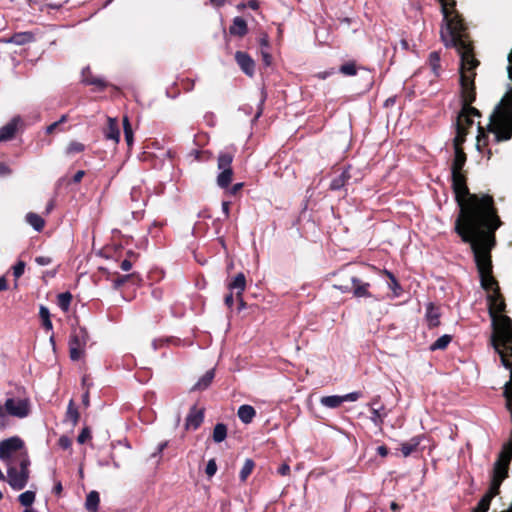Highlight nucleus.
I'll list each match as a JSON object with an SVG mask.
<instances>
[{
  "instance_id": "obj_8",
  "label": "nucleus",
  "mask_w": 512,
  "mask_h": 512,
  "mask_svg": "<svg viewBox=\"0 0 512 512\" xmlns=\"http://www.w3.org/2000/svg\"><path fill=\"white\" fill-rule=\"evenodd\" d=\"M499 355L502 365L510 370V380L505 384L503 395L506 398L507 408L512 417V342H503L501 346L494 348Z\"/></svg>"
},
{
  "instance_id": "obj_62",
  "label": "nucleus",
  "mask_w": 512,
  "mask_h": 512,
  "mask_svg": "<svg viewBox=\"0 0 512 512\" xmlns=\"http://www.w3.org/2000/svg\"><path fill=\"white\" fill-rule=\"evenodd\" d=\"M133 266V261L131 259H127L125 258L121 263H120V268L123 270V271H129Z\"/></svg>"
},
{
  "instance_id": "obj_33",
  "label": "nucleus",
  "mask_w": 512,
  "mask_h": 512,
  "mask_svg": "<svg viewBox=\"0 0 512 512\" xmlns=\"http://www.w3.org/2000/svg\"><path fill=\"white\" fill-rule=\"evenodd\" d=\"M467 134V127L463 126L461 123L456 125V136L453 140L454 149H456V147L463 148L462 145L466 141Z\"/></svg>"
},
{
  "instance_id": "obj_38",
  "label": "nucleus",
  "mask_w": 512,
  "mask_h": 512,
  "mask_svg": "<svg viewBox=\"0 0 512 512\" xmlns=\"http://www.w3.org/2000/svg\"><path fill=\"white\" fill-rule=\"evenodd\" d=\"M212 437L216 443L224 441L227 437V426L224 423H217L214 426Z\"/></svg>"
},
{
  "instance_id": "obj_28",
  "label": "nucleus",
  "mask_w": 512,
  "mask_h": 512,
  "mask_svg": "<svg viewBox=\"0 0 512 512\" xmlns=\"http://www.w3.org/2000/svg\"><path fill=\"white\" fill-rule=\"evenodd\" d=\"M467 161V155L463 148L454 149V158L451 164V170H464Z\"/></svg>"
},
{
  "instance_id": "obj_31",
  "label": "nucleus",
  "mask_w": 512,
  "mask_h": 512,
  "mask_svg": "<svg viewBox=\"0 0 512 512\" xmlns=\"http://www.w3.org/2000/svg\"><path fill=\"white\" fill-rule=\"evenodd\" d=\"M100 504V495L97 491H90L86 496L85 509L88 512H97Z\"/></svg>"
},
{
  "instance_id": "obj_43",
  "label": "nucleus",
  "mask_w": 512,
  "mask_h": 512,
  "mask_svg": "<svg viewBox=\"0 0 512 512\" xmlns=\"http://www.w3.org/2000/svg\"><path fill=\"white\" fill-rule=\"evenodd\" d=\"M451 341H452L451 335H448V334L442 335L433 344H431L430 350L431 351L445 350Z\"/></svg>"
},
{
  "instance_id": "obj_60",
  "label": "nucleus",
  "mask_w": 512,
  "mask_h": 512,
  "mask_svg": "<svg viewBox=\"0 0 512 512\" xmlns=\"http://www.w3.org/2000/svg\"><path fill=\"white\" fill-rule=\"evenodd\" d=\"M277 473L281 476H287L290 474V466L287 463L281 464L278 469Z\"/></svg>"
},
{
  "instance_id": "obj_44",
  "label": "nucleus",
  "mask_w": 512,
  "mask_h": 512,
  "mask_svg": "<svg viewBox=\"0 0 512 512\" xmlns=\"http://www.w3.org/2000/svg\"><path fill=\"white\" fill-rule=\"evenodd\" d=\"M85 149L86 146L83 143L78 141H71L65 149V154L68 156H72L84 152Z\"/></svg>"
},
{
  "instance_id": "obj_48",
  "label": "nucleus",
  "mask_w": 512,
  "mask_h": 512,
  "mask_svg": "<svg viewBox=\"0 0 512 512\" xmlns=\"http://www.w3.org/2000/svg\"><path fill=\"white\" fill-rule=\"evenodd\" d=\"M478 132L476 147L478 150H481L482 146L488 145V135L485 133L484 128L480 125V123H478Z\"/></svg>"
},
{
  "instance_id": "obj_40",
  "label": "nucleus",
  "mask_w": 512,
  "mask_h": 512,
  "mask_svg": "<svg viewBox=\"0 0 512 512\" xmlns=\"http://www.w3.org/2000/svg\"><path fill=\"white\" fill-rule=\"evenodd\" d=\"M255 468V462L248 458L245 460L243 467L240 470L239 478L241 482H246Z\"/></svg>"
},
{
  "instance_id": "obj_12",
  "label": "nucleus",
  "mask_w": 512,
  "mask_h": 512,
  "mask_svg": "<svg viewBox=\"0 0 512 512\" xmlns=\"http://www.w3.org/2000/svg\"><path fill=\"white\" fill-rule=\"evenodd\" d=\"M509 468V465L503 464L499 461L494 462L490 477L489 488L486 491V493L490 494L493 497H496L500 494V487L503 481L506 478H508Z\"/></svg>"
},
{
  "instance_id": "obj_19",
  "label": "nucleus",
  "mask_w": 512,
  "mask_h": 512,
  "mask_svg": "<svg viewBox=\"0 0 512 512\" xmlns=\"http://www.w3.org/2000/svg\"><path fill=\"white\" fill-rule=\"evenodd\" d=\"M19 122L20 118L14 117L10 122L0 128V142L8 141L14 138Z\"/></svg>"
},
{
  "instance_id": "obj_61",
  "label": "nucleus",
  "mask_w": 512,
  "mask_h": 512,
  "mask_svg": "<svg viewBox=\"0 0 512 512\" xmlns=\"http://www.w3.org/2000/svg\"><path fill=\"white\" fill-rule=\"evenodd\" d=\"M259 44L261 46V49H268L269 48V37L266 33L261 34L259 38Z\"/></svg>"
},
{
  "instance_id": "obj_42",
  "label": "nucleus",
  "mask_w": 512,
  "mask_h": 512,
  "mask_svg": "<svg viewBox=\"0 0 512 512\" xmlns=\"http://www.w3.org/2000/svg\"><path fill=\"white\" fill-rule=\"evenodd\" d=\"M80 418V414L78 412L77 407L75 406L74 401L71 399L69 401L67 411H66V420H70L72 425L75 426Z\"/></svg>"
},
{
  "instance_id": "obj_7",
  "label": "nucleus",
  "mask_w": 512,
  "mask_h": 512,
  "mask_svg": "<svg viewBox=\"0 0 512 512\" xmlns=\"http://www.w3.org/2000/svg\"><path fill=\"white\" fill-rule=\"evenodd\" d=\"M19 466L10 465L7 469V476L4 481H7L10 487L14 490H22L26 487L29 480V466L30 460L26 451L20 452L18 455Z\"/></svg>"
},
{
  "instance_id": "obj_5",
  "label": "nucleus",
  "mask_w": 512,
  "mask_h": 512,
  "mask_svg": "<svg viewBox=\"0 0 512 512\" xmlns=\"http://www.w3.org/2000/svg\"><path fill=\"white\" fill-rule=\"evenodd\" d=\"M441 4L443 22L445 27L441 28L440 37L446 48L456 45L457 42L472 39L467 23L463 16L456 9L455 0H438Z\"/></svg>"
},
{
  "instance_id": "obj_24",
  "label": "nucleus",
  "mask_w": 512,
  "mask_h": 512,
  "mask_svg": "<svg viewBox=\"0 0 512 512\" xmlns=\"http://www.w3.org/2000/svg\"><path fill=\"white\" fill-rule=\"evenodd\" d=\"M351 179L349 168L344 169L338 176L334 177L330 182L329 189L337 191L342 189Z\"/></svg>"
},
{
  "instance_id": "obj_21",
  "label": "nucleus",
  "mask_w": 512,
  "mask_h": 512,
  "mask_svg": "<svg viewBox=\"0 0 512 512\" xmlns=\"http://www.w3.org/2000/svg\"><path fill=\"white\" fill-rule=\"evenodd\" d=\"M229 33L239 38L244 37L248 33L247 22L242 17H235L229 27Z\"/></svg>"
},
{
  "instance_id": "obj_27",
  "label": "nucleus",
  "mask_w": 512,
  "mask_h": 512,
  "mask_svg": "<svg viewBox=\"0 0 512 512\" xmlns=\"http://www.w3.org/2000/svg\"><path fill=\"white\" fill-rule=\"evenodd\" d=\"M35 37L32 32H18L13 34L9 39L3 40L4 42L14 43L16 45H24L34 41Z\"/></svg>"
},
{
  "instance_id": "obj_6",
  "label": "nucleus",
  "mask_w": 512,
  "mask_h": 512,
  "mask_svg": "<svg viewBox=\"0 0 512 512\" xmlns=\"http://www.w3.org/2000/svg\"><path fill=\"white\" fill-rule=\"evenodd\" d=\"M507 73L512 81V48L507 57ZM488 131L494 133L496 142L508 141L512 137V89L502 98L491 115Z\"/></svg>"
},
{
  "instance_id": "obj_35",
  "label": "nucleus",
  "mask_w": 512,
  "mask_h": 512,
  "mask_svg": "<svg viewBox=\"0 0 512 512\" xmlns=\"http://www.w3.org/2000/svg\"><path fill=\"white\" fill-rule=\"evenodd\" d=\"M320 403L327 408L335 409L343 404V399L342 396L338 395L323 396L320 399Z\"/></svg>"
},
{
  "instance_id": "obj_47",
  "label": "nucleus",
  "mask_w": 512,
  "mask_h": 512,
  "mask_svg": "<svg viewBox=\"0 0 512 512\" xmlns=\"http://www.w3.org/2000/svg\"><path fill=\"white\" fill-rule=\"evenodd\" d=\"M18 500L21 505L29 507L35 501V493L33 491H25L19 495Z\"/></svg>"
},
{
  "instance_id": "obj_49",
  "label": "nucleus",
  "mask_w": 512,
  "mask_h": 512,
  "mask_svg": "<svg viewBox=\"0 0 512 512\" xmlns=\"http://www.w3.org/2000/svg\"><path fill=\"white\" fill-rule=\"evenodd\" d=\"M467 116L480 117L481 113L477 108L473 107L471 104H467V106L464 104V105H462V108H461V117H467Z\"/></svg>"
},
{
  "instance_id": "obj_52",
  "label": "nucleus",
  "mask_w": 512,
  "mask_h": 512,
  "mask_svg": "<svg viewBox=\"0 0 512 512\" xmlns=\"http://www.w3.org/2000/svg\"><path fill=\"white\" fill-rule=\"evenodd\" d=\"M459 123H461L463 126L467 127V131L469 132V129L473 126L474 121L471 116L461 117V111H460L458 114V117H457L456 125H458Z\"/></svg>"
},
{
  "instance_id": "obj_16",
  "label": "nucleus",
  "mask_w": 512,
  "mask_h": 512,
  "mask_svg": "<svg viewBox=\"0 0 512 512\" xmlns=\"http://www.w3.org/2000/svg\"><path fill=\"white\" fill-rule=\"evenodd\" d=\"M82 82L85 85H93L99 91H103L108 87V83L92 74L90 67H86L82 70Z\"/></svg>"
},
{
  "instance_id": "obj_50",
  "label": "nucleus",
  "mask_w": 512,
  "mask_h": 512,
  "mask_svg": "<svg viewBox=\"0 0 512 512\" xmlns=\"http://www.w3.org/2000/svg\"><path fill=\"white\" fill-rule=\"evenodd\" d=\"M84 354V348L69 344V356L73 361H78Z\"/></svg>"
},
{
  "instance_id": "obj_18",
  "label": "nucleus",
  "mask_w": 512,
  "mask_h": 512,
  "mask_svg": "<svg viewBox=\"0 0 512 512\" xmlns=\"http://www.w3.org/2000/svg\"><path fill=\"white\" fill-rule=\"evenodd\" d=\"M88 339L89 335L86 328L79 327L72 331L70 335L69 344L74 345L76 347L85 348Z\"/></svg>"
},
{
  "instance_id": "obj_10",
  "label": "nucleus",
  "mask_w": 512,
  "mask_h": 512,
  "mask_svg": "<svg viewBox=\"0 0 512 512\" xmlns=\"http://www.w3.org/2000/svg\"><path fill=\"white\" fill-rule=\"evenodd\" d=\"M334 287L342 293H352L356 298H374L379 301L380 298L374 297L369 291L370 283L364 282L356 276H350L346 284H334Z\"/></svg>"
},
{
  "instance_id": "obj_53",
  "label": "nucleus",
  "mask_w": 512,
  "mask_h": 512,
  "mask_svg": "<svg viewBox=\"0 0 512 512\" xmlns=\"http://www.w3.org/2000/svg\"><path fill=\"white\" fill-rule=\"evenodd\" d=\"M24 270H25V262L23 261H18L14 266H13V275L16 279L20 278L23 273H24Z\"/></svg>"
},
{
  "instance_id": "obj_37",
  "label": "nucleus",
  "mask_w": 512,
  "mask_h": 512,
  "mask_svg": "<svg viewBox=\"0 0 512 512\" xmlns=\"http://www.w3.org/2000/svg\"><path fill=\"white\" fill-rule=\"evenodd\" d=\"M73 296L70 292H63L57 296V305L63 312H67L70 308Z\"/></svg>"
},
{
  "instance_id": "obj_55",
  "label": "nucleus",
  "mask_w": 512,
  "mask_h": 512,
  "mask_svg": "<svg viewBox=\"0 0 512 512\" xmlns=\"http://www.w3.org/2000/svg\"><path fill=\"white\" fill-rule=\"evenodd\" d=\"M361 396H362V393L359 391H354V392L348 393V394L342 396L343 403L348 402V401L349 402L357 401Z\"/></svg>"
},
{
  "instance_id": "obj_20",
  "label": "nucleus",
  "mask_w": 512,
  "mask_h": 512,
  "mask_svg": "<svg viewBox=\"0 0 512 512\" xmlns=\"http://www.w3.org/2000/svg\"><path fill=\"white\" fill-rule=\"evenodd\" d=\"M104 136L107 140H113L118 143L120 140V130L118 122L115 118L108 117L107 125L103 130Z\"/></svg>"
},
{
  "instance_id": "obj_11",
  "label": "nucleus",
  "mask_w": 512,
  "mask_h": 512,
  "mask_svg": "<svg viewBox=\"0 0 512 512\" xmlns=\"http://www.w3.org/2000/svg\"><path fill=\"white\" fill-rule=\"evenodd\" d=\"M234 154L221 152L217 158V167L221 172L217 176V185L220 188H228L233 179L232 162Z\"/></svg>"
},
{
  "instance_id": "obj_23",
  "label": "nucleus",
  "mask_w": 512,
  "mask_h": 512,
  "mask_svg": "<svg viewBox=\"0 0 512 512\" xmlns=\"http://www.w3.org/2000/svg\"><path fill=\"white\" fill-rule=\"evenodd\" d=\"M142 282V278L137 273H131L127 275H119L113 280V287L115 289H119L126 283H131L133 285H139Z\"/></svg>"
},
{
  "instance_id": "obj_63",
  "label": "nucleus",
  "mask_w": 512,
  "mask_h": 512,
  "mask_svg": "<svg viewBox=\"0 0 512 512\" xmlns=\"http://www.w3.org/2000/svg\"><path fill=\"white\" fill-rule=\"evenodd\" d=\"M84 176H85V171L79 170L74 174L71 182L74 184L80 183Z\"/></svg>"
},
{
  "instance_id": "obj_39",
  "label": "nucleus",
  "mask_w": 512,
  "mask_h": 512,
  "mask_svg": "<svg viewBox=\"0 0 512 512\" xmlns=\"http://www.w3.org/2000/svg\"><path fill=\"white\" fill-rule=\"evenodd\" d=\"M39 316H40V318L42 320L43 328L46 331H51L53 329V324H52V321L50 319L49 309L46 306H44V305L40 306V308H39Z\"/></svg>"
},
{
  "instance_id": "obj_59",
  "label": "nucleus",
  "mask_w": 512,
  "mask_h": 512,
  "mask_svg": "<svg viewBox=\"0 0 512 512\" xmlns=\"http://www.w3.org/2000/svg\"><path fill=\"white\" fill-rule=\"evenodd\" d=\"M262 61L266 66H269L272 62V56L267 49H261Z\"/></svg>"
},
{
  "instance_id": "obj_9",
  "label": "nucleus",
  "mask_w": 512,
  "mask_h": 512,
  "mask_svg": "<svg viewBox=\"0 0 512 512\" xmlns=\"http://www.w3.org/2000/svg\"><path fill=\"white\" fill-rule=\"evenodd\" d=\"M15 416L18 418L26 417L29 414V404L27 400H14L8 398L4 406L0 405V429L6 427V415Z\"/></svg>"
},
{
  "instance_id": "obj_58",
  "label": "nucleus",
  "mask_w": 512,
  "mask_h": 512,
  "mask_svg": "<svg viewBox=\"0 0 512 512\" xmlns=\"http://www.w3.org/2000/svg\"><path fill=\"white\" fill-rule=\"evenodd\" d=\"M35 262L40 266H46L52 263V258L49 256H37Z\"/></svg>"
},
{
  "instance_id": "obj_1",
  "label": "nucleus",
  "mask_w": 512,
  "mask_h": 512,
  "mask_svg": "<svg viewBox=\"0 0 512 512\" xmlns=\"http://www.w3.org/2000/svg\"><path fill=\"white\" fill-rule=\"evenodd\" d=\"M467 179V171L451 170V188L460 208L454 230L462 241L471 240L473 232L502 224L493 197L470 193Z\"/></svg>"
},
{
  "instance_id": "obj_32",
  "label": "nucleus",
  "mask_w": 512,
  "mask_h": 512,
  "mask_svg": "<svg viewBox=\"0 0 512 512\" xmlns=\"http://www.w3.org/2000/svg\"><path fill=\"white\" fill-rule=\"evenodd\" d=\"M26 221L38 232L42 231L45 226V220L34 212L27 213Z\"/></svg>"
},
{
  "instance_id": "obj_26",
  "label": "nucleus",
  "mask_w": 512,
  "mask_h": 512,
  "mask_svg": "<svg viewBox=\"0 0 512 512\" xmlns=\"http://www.w3.org/2000/svg\"><path fill=\"white\" fill-rule=\"evenodd\" d=\"M421 443V437L415 436L407 442H403L400 445V451L404 457H408L414 452L418 451V447Z\"/></svg>"
},
{
  "instance_id": "obj_57",
  "label": "nucleus",
  "mask_w": 512,
  "mask_h": 512,
  "mask_svg": "<svg viewBox=\"0 0 512 512\" xmlns=\"http://www.w3.org/2000/svg\"><path fill=\"white\" fill-rule=\"evenodd\" d=\"M168 446V441H164V442H161L158 444L157 448H156V451L154 453L151 454V457L152 458H161L162 457V453L163 451L167 448Z\"/></svg>"
},
{
  "instance_id": "obj_29",
  "label": "nucleus",
  "mask_w": 512,
  "mask_h": 512,
  "mask_svg": "<svg viewBox=\"0 0 512 512\" xmlns=\"http://www.w3.org/2000/svg\"><path fill=\"white\" fill-rule=\"evenodd\" d=\"M237 415L244 424H249L256 416V410L251 405H241L238 409Z\"/></svg>"
},
{
  "instance_id": "obj_51",
  "label": "nucleus",
  "mask_w": 512,
  "mask_h": 512,
  "mask_svg": "<svg viewBox=\"0 0 512 512\" xmlns=\"http://www.w3.org/2000/svg\"><path fill=\"white\" fill-rule=\"evenodd\" d=\"M216 472H217L216 460L210 459L206 465L205 473L209 478H211L216 474Z\"/></svg>"
},
{
  "instance_id": "obj_4",
  "label": "nucleus",
  "mask_w": 512,
  "mask_h": 512,
  "mask_svg": "<svg viewBox=\"0 0 512 512\" xmlns=\"http://www.w3.org/2000/svg\"><path fill=\"white\" fill-rule=\"evenodd\" d=\"M487 302L492 327L491 346L497 348L503 342H512V318L505 314L506 303L501 291L489 293Z\"/></svg>"
},
{
  "instance_id": "obj_3",
  "label": "nucleus",
  "mask_w": 512,
  "mask_h": 512,
  "mask_svg": "<svg viewBox=\"0 0 512 512\" xmlns=\"http://www.w3.org/2000/svg\"><path fill=\"white\" fill-rule=\"evenodd\" d=\"M449 48H455L460 57L461 103L467 106L476 100L475 70L480 62L475 56L472 39L457 42L456 45H450Z\"/></svg>"
},
{
  "instance_id": "obj_54",
  "label": "nucleus",
  "mask_w": 512,
  "mask_h": 512,
  "mask_svg": "<svg viewBox=\"0 0 512 512\" xmlns=\"http://www.w3.org/2000/svg\"><path fill=\"white\" fill-rule=\"evenodd\" d=\"M91 438V431L89 427H84L77 437V441L80 444H84L88 439Z\"/></svg>"
},
{
  "instance_id": "obj_34",
  "label": "nucleus",
  "mask_w": 512,
  "mask_h": 512,
  "mask_svg": "<svg viewBox=\"0 0 512 512\" xmlns=\"http://www.w3.org/2000/svg\"><path fill=\"white\" fill-rule=\"evenodd\" d=\"M383 274L390 280L388 286L393 291L394 296H400L403 290L395 275L386 269L383 270Z\"/></svg>"
},
{
  "instance_id": "obj_13",
  "label": "nucleus",
  "mask_w": 512,
  "mask_h": 512,
  "mask_svg": "<svg viewBox=\"0 0 512 512\" xmlns=\"http://www.w3.org/2000/svg\"><path fill=\"white\" fill-rule=\"evenodd\" d=\"M23 447V440L17 436L0 441V460H10L12 454L20 451Z\"/></svg>"
},
{
  "instance_id": "obj_36",
  "label": "nucleus",
  "mask_w": 512,
  "mask_h": 512,
  "mask_svg": "<svg viewBox=\"0 0 512 512\" xmlns=\"http://www.w3.org/2000/svg\"><path fill=\"white\" fill-rule=\"evenodd\" d=\"M493 498L490 494L485 493L471 512H488Z\"/></svg>"
},
{
  "instance_id": "obj_30",
  "label": "nucleus",
  "mask_w": 512,
  "mask_h": 512,
  "mask_svg": "<svg viewBox=\"0 0 512 512\" xmlns=\"http://www.w3.org/2000/svg\"><path fill=\"white\" fill-rule=\"evenodd\" d=\"M370 412V420L373 422L375 426L381 427L384 423L385 417L387 416V412L384 405L372 407V409H370Z\"/></svg>"
},
{
  "instance_id": "obj_41",
  "label": "nucleus",
  "mask_w": 512,
  "mask_h": 512,
  "mask_svg": "<svg viewBox=\"0 0 512 512\" xmlns=\"http://www.w3.org/2000/svg\"><path fill=\"white\" fill-rule=\"evenodd\" d=\"M428 64L435 76L439 75L441 65H440V54L437 51H433L429 54Z\"/></svg>"
},
{
  "instance_id": "obj_46",
  "label": "nucleus",
  "mask_w": 512,
  "mask_h": 512,
  "mask_svg": "<svg viewBox=\"0 0 512 512\" xmlns=\"http://www.w3.org/2000/svg\"><path fill=\"white\" fill-rule=\"evenodd\" d=\"M339 72L345 76H355L357 74V66L355 61H349L340 66Z\"/></svg>"
},
{
  "instance_id": "obj_45",
  "label": "nucleus",
  "mask_w": 512,
  "mask_h": 512,
  "mask_svg": "<svg viewBox=\"0 0 512 512\" xmlns=\"http://www.w3.org/2000/svg\"><path fill=\"white\" fill-rule=\"evenodd\" d=\"M123 130H124V138L129 147L133 144V130L129 118L127 116L123 117Z\"/></svg>"
},
{
  "instance_id": "obj_2",
  "label": "nucleus",
  "mask_w": 512,
  "mask_h": 512,
  "mask_svg": "<svg viewBox=\"0 0 512 512\" xmlns=\"http://www.w3.org/2000/svg\"><path fill=\"white\" fill-rule=\"evenodd\" d=\"M501 225L495 224L492 227L473 232L471 240L463 241L471 246L482 288L491 293L500 290L498 281L493 276L491 251L496 245L495 232Z\"/></svg>"
},
{
  "instance_id": "obj_64",
  "label": "nucleus",
  "mask_w": 512,
  "mask_h": 512,
  "mask_svg": "<svg viewBox=\"0 0 512 512\" xmlns=\"http://www.w3.org/2000/svg\"><path fill=\"white\" fill-rule=\"evenodd\" d=\"M243 186H244V183H236V184H234L230 188L229 194L233 195V196L237 195L242 190Z\"/></svg>"
},
{
  "instance_id": "obj_15",
  "label": "nucleus",
  "mask_w": 512,
  "mask_h": 512,
  "mask_svg": "<svg viewBox=\"0 0 512 512\" xmlns=\"http://www.w3.org/2000/svg\"><path fill=\"white\" fill-rule=\"evenodd\" d=\"M235 61L244 74L252 77L255 73V61L252 57L243 51H237L235 53Z\"/></svg>"
},
{
  "instance_id": "obj_25",
  "label": "nucleus",
  "mask_w": 512,
  "mask_h": 512,
  "mask_svg": "<svg viewBox=\"0 0 512 512\" xmlns=\"http://www.w3.org/2000/svg\"><path fill=\"white\" fill-rule=\"evenodd\" d=\"M215 377V369L212 368L197 381V383L192 387V391H204L206 390L211 383L213 382V379Z\"/></svg>"
},
{
  "instance_id": "obj_14",
  "label": "nucleus",
  "mask_w": 512,
  "mask_h": 512,
  "mask_svg": "<svg viewBox=\"0 0 512 512\" xmlns=\"http://www.w3.org/2000/svg\"><path fill=\"white\" fill-rule=\"evenodd\" d=\"M205 408H198L197 405H193L185 419L186 430H197L204 421Z\"/></svg>"
},
{
  "instance_id": "obj_22",
  "label": "nucleus",
  "mask_w": 512,
  "mask_h": 512,
  "mask_svg": "<svg viewBox=\"0 0 512 512\" xmlns=\"http://www.w3.org/2000/svg\"><path fill=\"white\" fill-rule=\"evenodd\" d=\"M230 291H236V298H241L246 289V277L244 273H238L227 285Z\"/></svg>"
},
{
  "instance_id": "obj_17",
  "label": "nucleus",
  "mask_w": 512,
  "mask_h": 512,
  "mask_svg": "<svg viewBox=\"0 0 512 512\" xmlns=\"http://www.w3.org/2000/svg\"><path fill=\"white\" fill-rule=\"evenodd\" d=\"M440 317V308L432 302L428 303L426 306L425 319L430 329L438 327L440 325Z\"/></svg>"
},
{
  "instance_id": "obj_56",
  "label": "nucleus",
  "mask_w": 512,
  "mask_h": 512,
  "mask_svg": "<svg viewBox=\"0 0 512 512\" xmlns=\"http://www.w3.org/2000/svg\"><path fill=\"white\" fill-rule=\"evenodd\" d=\"M58 445L63 450H67L71 447L72 441L68 436L63 435L58 439Z\"/></svg>"
}]
</instances>
